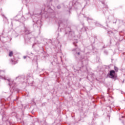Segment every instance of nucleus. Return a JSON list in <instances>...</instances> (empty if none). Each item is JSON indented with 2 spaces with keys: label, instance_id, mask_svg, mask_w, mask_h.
I'll return each mask as SVG.
<instances>
[{
  "label": "nucleus",
  "instance_id": "nucleus-1",
  "mask_svg": "<svg viewBox=\"0 0 125 125\" xmlns=\"http://www.w3.org/2000/svg\"><path fill=\"white\" fill-rule=\"evenodd\" d=\"M109 78L115 79L116 78V72L114 70H110L109 72Z\"/></svg>",
  "mask_w": 125,
  "mask_h": 125
},
{
  "label": "nucleus",
  "instance_id": "nucleus-4",
  "mask_svg": "<svg viewBox=\"0 0 125 125\" xmlns=\"http://www.w3.org/2000/svg\"><path fill=\"white\" fill-rule=\"evenodd\" d=\"M11 62H12V64H16V62H14L13 60H11Z\"/></svg>",
  "mask_w": 125,
  "mask_h": 125
},
{
  "label": "nucleus",
  "instance_id": "nucleus-2",
  "mask_svg": "<svg viewBox=\"0 0 125 125\" xmlns=\"http://www.w3.org/2000/svg\"><path fill=\"white\" fill-rule=\"evenodd\" d=\"M12 55H13V52L10 51L9 53V56H10V57H11Z\"/></svg>",
  "mask_w": 125,
  "mask_h": 125
},
{
  "label": "nucleus",
  "instance_id": "nucleus-3",
  "mask_svg": "<svg viewBox=\"0 0 125 125\" xmlns=\"http://www.w3.org/2000/svg\"><path fill=\"white\" fill-rule=\"evenodd\" d=\"M114 70L116 72H118V70H119V69L118 68V67L115 66L114 67Z\"/></svg>",
  "mask_w": 125,
  "mask_h": 125
},
{
  "label": "nucleus",
  "instance_id": "nucleus-5",
  "mask_svg": "<svg viewBox=\"0 0 125 125\" xmlns=\"http://www.w3.org/2000/svg\"><path fill=\"white\" fill-rule=\"evenodd\" d=\"M23 58H24V59H26V58H27V56H24Z\"/></svg>",
  "mask_w": 125,
  "mask_h": 125
},
{
  "label": "nucleus",
  "instance_id": "nucleus-6",
  "mask_svg": "<svg viewBox=\"0 0 125 125\" xmlns=\"http://www.w3.org/2000/svg\"><path fill=\"white\" fill-rule=\"evenodd\" d=\"M77 54H78V55H80V52H78V53H77Z\"/></svg>",
  "mask_w": 125,
  "mask_h": 125
}]
</instances>
